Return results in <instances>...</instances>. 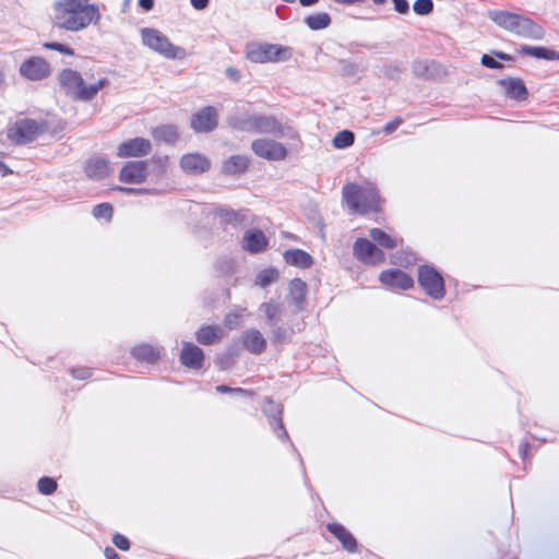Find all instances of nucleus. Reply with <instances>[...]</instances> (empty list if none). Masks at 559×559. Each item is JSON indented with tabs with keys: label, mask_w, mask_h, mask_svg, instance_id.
Here are the masks:
<instances>
[{
	"label": "nucleus",
	"mask_w": 559,
	"mask_h": 559,
	"mask_svg": "<svg viewBox=\"0 0 559 559\" xmlns=\"http://www.w3.org/2000/svg\"><path fill=\"white\" fill-rule=\"evenodd\" d=\"M84 170L91 179H103L110 174L109 162L100 156L92 157L86 162Z\"/></svg>",
	"instance_id": "nucleus-23"
},
{
	"label": "nucleus",
	"mask_w": 559,
	"mask_h": 559,
	"mask_svg": "<svg viewBox=\"0 0 559 559\" xmlns=\"http://www.w3.org/2000/svg\"><path fill=\"white\" fill-rule=\"evenodd\" d=\"M374 4L381 5L384 4L388 0H371Z\"/></svg>",
	"instance_id": "nucleus-63"
},
{
	"label": "nucleus",
	"mask_w": 559,
	"mask_h": 559,
	"mask_svg": "<svg viewBox=\"0 0 559 559\" xmlns=\"http://www.w3.org/2000/svg\"><path fill=\"white\" fill-rule=\"evenodd\" d=\"M152 136L157 142L175 144L179 139L178 128L175 124L158 126L151 131Z\"/></svg>",
	"instance_id": "nucleus-27"
},
{
	"label": "nucleus",
	"mask_w": 559,
	"mask_h": 559,
	"mask_svg": "<svg viewBox=\"0 0 559 559\" xmlns=\"http://www.w3.org/2000/svg\"><path fill=\"white\" fill-rule=\"evenodd\" d=\"M249 167V159L242 155H234L224 162L222 171L225 175H236L245 173Z\"/></svg>",
	"instance_id": "nucleus-29"
},
{
	"label": "nucleus",
	"mask_w": 559,
	"mask_h": 559,
	"mask_svg": "<svg viewBox=\"0 0 559 559\" xmlns=\"http://www.w3.org/2000/svg\"><path fill=\"white\" fill-rule=\"evenodd\" d=\"M117 190L128 194H142L146 192V190L142 188L117 187Z\"/></svg>",
	"instance_id": "nucleus-52"
},
{
	"label": "nucleus",
	"mask_w": 559,
	"mask_h": 559,
	"mask_svg": "<svg viewBox=\"0 0 559 559\" xmlns=\"http://www.w3.org/2000/svg\"><path fill=\"white\" fill-rule=\"evenodd\" d=\"M99 7L88 0H58L53 3L52 24L59 29L79 32L100 21Z\"/></svg>",
	"instance_id": "nucleus-1"
},
{
	"label": "nucleus",
	"mask_w": 559,
	"mask_h": 559,
	"mask_svg": "<svg viewBox=\"0 0 559 559\" xmlns=\"http://www.w3.org/2000/svg\"><path fill=\"white\" fill-rule=\"evenodd\" d=\"M44 48L50 49V50H56V51H59V52L68 55V56H74V50L71 47H69L64 44H61V43H56V41L45 43Z\"/></svg>",
	"instance_id": "nucleus-45"
},
{
	"label": "nucleus",
	"mask_w": 559,
	"mask_h": 559,
	"mask_svg": "<svg viewBox=\"0 0 559 559\" xmlns=\"http://www.w3.org/2000/svg\"><path fill=\"white\" fill-rule=\"evenodd\" d=\"M284 259L287 264L301 269H308L313 264V258L301 249L286 250L284 253Z\"/></svg>",
	"instance_id": "nucleus-26"
},
{
	"label": "nucleus",
	"mask_w": 559,
	"mask_h": 559,
	"mask_svg": "<svg viewBox=\"0 0 559 559\" xmlns=\"http://www.w3.org/2000/svg\"><path fill=\"white\" fill-rule=\"evenodd\" d=\"M179 166L186 175L200 176L211 169L212 163L201 153H188L180 157Z\"/></svg>",
	"instance_id": "nucleus-13"
},
{
	"label": "nucleus",
	"mask_w": 559,
	"mask_h": 559,
	"mask_svg": "<svg viewBox=\"0 0 559 559\" xmlns=\"http://www.w3.org/2000/svg\"><path fill=\"white\" fill-rule=\"evenodd\" d=\"M293 56L290 47L278 44H252L247 48V58L255 63L281 62Z\"/></svg>",
	"instance_id": "nucleus-7"
},
{
	"label": "nucleus",
	"mask_w": 559,
	"mask_h": 559,
	"mask_svg": "<svg viewBox=\"0 0 559 559\" xmlns=\"http://www.w3.org/2000/svg\"><path fill=\"white\" fill-rule=\"evenodd\" d=\"M499 85L503 87L506 95L511 99L523 102L528 98V91L522 79H502L499 81Z\"/></svg>",
	"instance_id": "nucleus-19"
},
{
	"label": "nucleus",
	"mask_w": 559,
	"mask_h": 559,
	"mask_svg": "<svg viewBox=\"0 0 559 559\" xmlns=\"http://www.w3.org/2000/svg\"><path fill=\"white\" fill-rule=\"evenodd\" d=\"M162 349L163 348L158 346L140 344L132 348L131 354L139 361L155 364L160 358Z\"/></svg>",
	"instance_id": "nucleus-24"
},
{
	"label": "nucleus",
	"mask_w": 559,
	"mask_h": 559,
	"mask_svg": "<svg viewBox=\"0 0 559 559\" xmlns=\"http://www.w3.org/2000/svg\"><path fill=\"white\" fill-rule=\"evenodd\" d=\"M328 531L342 544L343 548L348 552L357 551V540L353 534L340 523H329Z\"/></svg>",
	"instance_id": "nucleus-20"
},
{
	"label": "nucleus",
	"mask_w": 559,
	"mask_h": 559,
	"mask_svg": "<svg viewBox=\"0 0 559 559\" xmlns=\"http://www.w3.org/2000/svg\"><path fill=\"white\" fill-rule=\"evenodd\" d=\"M354 140L355 135L352 131L343 130L336 133V135L333 139V144L336 148H345L350 146L354 143Z\"/></svg>",
	"instance_id": "nucleus-38"
},
{
	"label": "nucleus",
	"mask_w": 559,
	"mask_h": 559,
	"mask_svg": "<svg viewBox=\"0 0 559 559\" xmlns=\"http://www.w3.org/2000/svg\"><path fill=\"white\" fill-rule=\"evenodd\" d=\"M114 209L111 204L109 203H100L94 206L93 209V215L96 218H105L107 221H110L112 217Z\"/></svg>",
	"instance_id": "nucleus-41"
},
{
	"label": "nucleus",
	"mask_w": 559,
	"mask_h": 559,
	"mask_svg": "<svg viewBox=\"0 0 559 559\" xmlns=\"http://www.w3.org/2000/svg\"><path fill=\"white\" fill-rule=\"evenodd\" d=\"M481 64L489 69H501L503 66L488 55L481 57Z\"/></svg>",
	"instance_id": "nucleus-49"
},
{
	"label": "nucleus",
	"mask_w": 559,
	"mask_h": 559,
	"mask_svg": "<svg viewBox=\"0 0 559 559\" xmlns=\"http://www.w3.org/2000/svg\"><path fill=\"white\" fill-rule=\"evenodd\" d=\"M307 294V285L300 278H294L289 284V295L297 306L304 304Z\"/></svg>",
	"instance_id": "nucleus-34"
},
{
	"label": "nucleus",
	"mask_w": 559,
	"mask_h": 559,
	"mask_svg": "<svg viewBox=\"0 0 559 559\" xmlns=\"http://www.w3.org/2000/svg\"><path fill=\"white\" fill-rule=\"evenodd\" d=\"M394 10L400 14H406L409 12V4L407 0H392Z\"/></svg>",
	"instance_id": "nucleus-50"
},
{
	"label": "nucleus",
	"mask_w": 559,
	"mask_h": 559,
	"mask_svg": "<svg viewBox=\"0 0 559 559\" xmlns=\"http://www.w3.org/2000/svg\"><path fill=\"white\" fill-rule=\"evenodd\" d=\"M112 544L122 551H128L130 549V540L128 537L120 533H116L112 535Z\"/></svg>",
	"instance_id": "nucleus-46"
},
{
	"label": "nucleus",
	"mask_w": 559,
	"mask_h": 559,
	"mask_svg": "<svg viewBox=\"0 0 559 559\" xmlns=\"http://www.w3.org/2000/svg\"><path fill=\"white\" fill-rule=\"evenodd\" d=\"M488 16L498 26L520 37L535 40L545 37L544 27L527 16L502 10H491Z\"/></svg>",
	"instance_id": "nucleus-2"
},
{
	"label": "nucleus",
	"mask_w": 559,
	"mask_h": 559,
	"mask_svg": "<svg viewBox=\"0 0 559 559\" xmlns=\"http://www.w3.org/2000/svg\"><path fill=\"white\" fill-rule=\"evenodd\" d=\"M331 22V16L326 12H319L305 17L306 25L312 31L324 29L330 26Z\"/></svg>",
	"instance_id": "nucleus-33"
},
{
	"label": "nucleus",
	"mask_w": 559,
	"mask_h": 559,
	"mask_svg": "<svg viewBox=\"0 0 559 559\" xmlns=\"http://www.w3.org/2000/svg\"><path fill=\"white\" fill-rule=\"evenodd\" d=\"M253 133H264L274 136H283L284 127L282 122L272 115L252 114Z\"/></svg>",
	"instance_id": "nucleus-15"
},
{
	"label": "nucleus",
	"mask_w": 559,
	"mask_h": 559,
	"mask_svg": "<svg viewBox=\"0 0 559 559\" xmlns=\"http://www.w3.org/2000/svg\"><path fill=\"white\" fill-rule=\"evenodd\" d=\"M47 129L48 124L43 120L38 121L31 118H22L9 127L7 136L12 143L24 145L36 140L40 134L45 133Z\"/></svg>",
	"instance_id": "nucleus-5"
},
{
	"label": "nucleus",
	"mask_w": 559,
	"mask_h": 559,
	"mask_svg": "<svg viewBox=\"0 0 559 559\" xmlns=\"http://www.w3.org/2000/svg\"><path fill=\"white\" fill-rule=\"evenodd\" d=\"M302 7H312L319 2V0H299Z\"/></svg>",
	"instance_id": "nucleus-61"
},
{
	"label": "nucleus",
	"mask_w": 559,
	"mask_h": 559,
	"mask_svg": "<svg viewBox=\"0 0 559 559\" xmlns=\"http://www.w3.org/2000/svg\"><path fill=\"white\" fill-rule=\"evenodd\" d=\"M240 316L234 312L227 313L224 318V325L233 330L239 325Z\"/></svg>",
	"instance_id": "nucleus-48"
},
{
	"label": "nucleus",
	"mask_w": 559,
	"mask_h": 559,
	"mask_svg": "<svg viewBox=\"0 0 559 559\" xmlns=\"http://www.w3.org/2000/svg\"><path fill=\"white\" fill-rule=\"evenodd\" d=\"M336 3L345 4V5H352L358 2H364L365 0H333Z\"/></svg>",
	"instance_id": "nucleus-59"
},
{
	"label": "nucleus",
	"mask_w": 559,
	"mask_h": 559,
	"mask_svg": "<svg viewBox=\"0 0 559 559\" xmlns=\"http://www.w3.org/2000/svg\"><path fill=\"white\" fill-rule=\"evenodd\" d=\"M37 488L41 495L49 496V495H52L57 490L58 485L53 478L44 476V477L39 478V480L37 483Z\"/></svg>",
	"instance_id": "nucleus-39"
},
{
	"label": "nucleus",
	"mask_w": 559,
	"mask_h": 559,
	"mask_svg": "<svg viewBox=\"0 0 559 559\" xmlns=\"http://www.w3.org/2000/svg\"><path fill=\"white\" fill-rule=\"evenodd\" d=\"M413 9L418 15H428L433 11V2L432 0H416Z\"/></svg>",
	"instance_id": "nucleus-42"
},
{
	"label": "nucleus",
	"mask_w": 559,
	"mask_h": 559,
	"mask_svg": "<svg viewBox=\"0 0 559 559\" xmlns=\"http://www.w3.org/2000/svg\"><path fill=\"white\" fill-rule=\"evenodd\" d=\"M218 126V112L213 106H205L191 117L190 127L197 133H209Z\"/></svg>",
	"instance_id": "nucleus-11"
},
{
	"label": "nucleus",
	"mask_w": 559,
	"mask_h": 559,
	"mask_svg": "<svg viewBox=\"0 0 559 559\" xmlns=\"http://www.w3.org/2000/svg\"><path fill=\"white\" fill-rule=\"evenodd\" d=\"M150 163L152 164V173L157 177H164L169 168L170 159L169 156H153L150 159Z\"/></svg>",
	"instance_id": "nucleus-36"
},
{
	"label": "nucleus",
	"mask_w": 559,
	"mask_h": 559,
	"mask_svg": "<svg viewBox=\"0 0 559 559\" xmlns=\"http://www.w3.org/2000/svg\"><path fill=\"white\" fill-rule=\"evenodd\" d=\"M241 341L245 348L253 355H260L266 348V340L257 329L246 331L241 336Z\"/></svg>",
	"instance_id": "nucleus-21"
},
{
	"label": "nucleus",
	"mask_w": 559,
	"mask_h": 559,
	"mask_svg": "<svg viewBox=\"0 0 559 559\" xmlns=\"http://www.w3.org/2000/svg\"><path fill=\"white\" fill-rule=\"evenodd\" d=\"M267 239L260 229H249L243 235L242 248L250 253H259L267 246Z\"/></svg>",
	"instance_id": "nucleus-22"
},
{
	"label": "nucleus",
	"mask_w": 559,
	"mask_h": 559,
	"mask_svg": "<svg viewBox=\"0 0 559 559\" xmlns=\"http://www.w3.org/2000/svg\"><path fill=\"white\" fill-rule=\"evenodd\" d=\"M180 361L183 366L191 369H201L204 362L203 350L192 343H183Z\"/></svg>",
	"instance_id": "nucleus-18"
},
{
	"label": "nucleus",
	"mask_w": 559,
	"mask_h": 559,
	"mask_svg": "<svg viewBox=\"0 0 559 559\" xmlns=\"http://www.w3.org/2000/svg\"><path fill=\"white\" fill-rule=\"evenodd\" d=\"M139 5L145 11H151L154 7V0H139Z\"/></svg>",
	"instance_id": "nucleus-57"
},
{
	"label": "nucleus",
	"mask_w": 559,
	"mask_h": 559,
	"mask_svg": "<svg viewBox=\"0 0 559 559\" xmlns=\"http://www.w3.org/2000/svg\"><path fill=\"white\" fill-rule=\"evenodd\" d=\"M343 199L353 212L366 214L380 210L381 198L377 187L371 182L364 186L347 183L343 187Z\"/></svg>",
	"instance_id": "nucleus-4"
},
{
	"label": "nucleus",
	"mask_w": 559,
	"mask_h": 559,
	"mask_svg": "<svg viewBox=\"0 0 559 559\" xmlns=\"http://www.w3.org/2000/svg\"><path fill=\"white\" fill-rule=\"evenodd\" d=\"M50 72V64L41 57H31L20 66V74L31 81L44 80Z\"/></svg>",
	"instance_id": "nucleus-12"
},
{
	"label": "nucleus",
	"mask_w": 559,
	"mask_h": 559,
	"mask_svg": "<svg viewBox=\"0 0 559 559\" xmlns=\"http://www.w3.org/2000/svg\"><path fill=\"white\" fill-rule=\"evenodd\" d=\"M152 152V143L144 138H133L120 143L117 147V156L120 158L143 157Z\"/></svg>",
	"instance_id": "nucleus-14"
},
{
	"label": "nucleus",
	"mask_w": 559,
	"mask_h": 559,
	"mask_svg": "<svg viewBox=\"0 0 559 559\" xmlns=\"http://www.w3.org/2000/svg\"><path fill=\"white\" fill-rule=\"evenodd\" d=\"M58 81L63 93L73 100L91 102L98 92L109 85L106 78L99 79L96 83L87 85L79 71L63 69Z\"/></svg>",
	"instance_id": "nucleus-3"
},
{
	"label": "nucleus",
	"mask_w": 559,
	"mask_h": 559,
	"mask_svg": "<svg viewBox=\"0 0 559 559\" xmlns=\"http://www.w3.org/2000/svg\"><path fill=\"white\" fill-rule=\"evenodd\" d=\"M2 82H3V74H2V72L0 71V85L2 84Z\"/></svg>",
	"instance_id": "nucleus-64"
},
{
	"label": "nucleus",
	"mask_w": 559,
	"mask_h": 559,
	"mask_svg": "<svg viewBox=\"0 0 559 559\" xmlns=\"http://www.w3.org/2000/svg\"><path fill=\"white\" fill-rule=\"evenodd\" d=\"M251 150L258 157L273 162L284 160L288 154L284 144L266 138L252 141Z\"/></svg>",
	"instance_id": "nucleus-9"
},
{
	"label": "nucleus",
	"mask_w": 559,
	"mask_h": 559,
	"mask_svg": "<svg viewBox=\"0 0 559 559\" xmlns=\"http://www.w3.org/2000/svg\"><path fill=\"white\" fill-rule=\"evenodd\" d=\"M270 425L273 428V431L281 439H287L288 435L283 424L282 418V409H277L276 414L270 416Z\"/></svg>",
	"instance_id": "nucleus-37"
},
{
	"label": "nucleus",
	"mask_w": 559,
	"mask_h": 559,
	"mask_svg": "<svg viewBox=\"0 0 559 559\" xmlns=\"http://www.w3.org/2000/svg\"><path fill=\"white\" fill-rule=\"evenodd\" d=\"M278 277V273L274 269H265L261 271L257 276V284L261 287H266L271 283L275 282Z\"/></svg>",
	"instance_id": "nucleus-40"
},
{
	"label": "nucleus",
	"mask_w": 559,
	"mask_h": 559,
	"mask_svg": "<svg viewBox=\"0 0 559 559\" xmlns=\"http://www.w3.org/2000/svg\"><path fill=\"white\" fill-rule=\"evenodd\" d=\"M260 310H262L265 313L267 322L271 325H275L281 320L282 306L278 302H275L273 300L269 302H263L260 306Z\"/></svg>",
	"instance_id": "nucleus-35"
},
{
	"label": "nucleus",
	"mask_w": 559,
	"mask_h": 559,
	"mask_svg": "<svg viewBox=\"0 0 559 559\" xmlns=\"http://www.w3.org/2000/svg\"><path fill=\"white\" fill-rule=\"evenodd\" d=\"M417 281L421 289L432 299L441 300L444 298V280L432 265H420L417 270Z\"/></svg>",
	"instance_id": "nucleus-8"
},
{
	"label": "nucleus",
	"mask_w": 559,
	"mask_h": 559,
	"mask_svg": "<svg viewBox=\"0 0 559 559\" xmlns=\"http://www.w3.org/2000/svg\"><path fill=\"white\" fill-rule=\"evenodd\" d=\"M227 126L235 131L253 133V116L230 115L226 118Z\"/></svg>",
	"instance_id": "nucleus-28"
},
{
	"label": "nucleus",
	"mask_w": 559,
	"mask_h": 559,
	"mask_svg": "<svg viewBox=\"0 0 559 559\" xmlns=\"http://www.w3.org/2000/svg\"><path fill=\"white\" fill-rule=\"evenodd\" d=\"M224 336V331L218 325H203L195 333V338L201 345H212L219 342Z\"/></svg>",
	"instance_id": "nucleus-25"
},
{
	"label": "nucleus",
	"mask_w": 559,
	"mask_h": 559,
	"mask_svg": "<svg viewBox=\"0 0 559 559\" xmlns=\"http://www.w3.org/2000/svg\"><path fill=\"white\" fill-rule=\"evenodd\" d=\"M402 122H403L402 118L396 117L395 119H393L392 121L388 122L383 127V132L385 134L392 133L393 131H395L402 124Z\"/></svg>",
	"instance_id": "nucleus-51"
},
{
	"label": "nucleus",
	"mask_w": 559,
	"mask_h": 559,
	"mask_svg": "<svg viewBox=\"0 0 559 559\" xmlns=\"http://www.w3.org/2000/svg\"><path fill=\"white\" fill-rule=\"evenodd\" d=\"M191 5L197 10H203L207 7L209 0H190Z\"/></svg>",
	"instance_id": "nucleus-56"
},
{
	"label": "nucleus",
	"mask_w": 559,
	"mask_h": 559,
	"mask_svg": "<svg viewBox=\"0 0 559 559\" xmlns=\"http://www.w3.org/2000/svg\"><path fill=\"white\" fill-rule=\"evenodd\" d=\"M496 56H497L499 59H501V60H507V61H509V60H511V59H512V57H511L510 55H507V53H504V52H498V53H496Z\"/></svg>",
	"instance_id": "nucleus-62"
},
{
	"label": "nucleus",
	"mask_w": 559,
	"mask_h": 559,
	"mask_svg": "<svg viewBox=\"0 0 559 559\" xmlns=\"http://www.w3.org/2000/svg\"><path fill=\"white\" fill-rule=\"evenodd\" d=\"M354 257L364 264L377 265L385 261L384 252L366 238H358L353 246Z\"/></svg>",
	"instance_id": "nucleus-10"
},
{
	"label": "nucleus",
	"mask_w": 559,
	"mask_h": 559,
	"mask_svg": "<svg viewBox=\"0 0 559 559\" xmlns=\"http://www.w3.org/2000/svg\"><path fill=\"white\" fill-rule=\"evenodd\" d=\"M288 340V332L283 326H275L272 330V342L274 344H284Z\"/></svg>",
	"instance_id": "nucleus-44"
},
{
	"label": "nucleus",
	"mask_w": 559,
	"mask_h": 559,
	"mask_svg": "<svg viewBox=\"0 0 559 559\" xmlns=\"http://www.w3.org/2000/svg\"><path fill=\"white\" fill-rule=\"evenodd\" d=\"M106 559H121V557L111 547H106L104 550Z\"/></svg>",
	"instance_id": "nucleus-55"
},
{
	"label": "nucleus",
	"mask_w": 559,
	"mask_h": 559,
	"mask_svg": "<svg viewBox=\"0 0 559 559\" xmlns=\"http://www.w3.org/2000/svg\"><path fill=\"white\" fill-rule=\"evenodd\" d=\"M401 72L402 69L399 66H389L385 70V74L391 79L397 78Z\"/></svg>",
	"instance_id": "nucleus-53"
},
{
	"label": "nucleus",
	"mask_w": 559,
	"mask_h": 559,
	"mask_svg": "<svg viewBox=\"0 0 559 559\" xmlns=\"http://www.w3.org/2000/svg\"><path fill=\"white\" fill-rule=\"evenodd\" d=\"M245 212L246 211H235L228 207H218L215 210V215L219 217L223 224L239 226L246 221Z\"/></svg>",
	"instance_id": "nucleus-30"
},
{
	"label": "nucleus",
	"mask_w": 559,
	"mask_h": 559,
	"mask_svg": "<svg viewBox=\"0 0 559 559\" xmlns=\"http://www.w3.org/2000/svg\"><path fill=\"white\" fill-rule=\"evenodd\" d=\"M379 280L391 289L407 290L414 287L413 277L399 269L381 272Z\"/></svg>",
	"instance_id": "nucleus-16"
},
{
	"label": "nucleus",
	"mask_w": 559,
	"mask_h": 559,
	"mask_svg": "<svg viewBox=\"0 0 559 559\" xmlns=\"http://www.w3.org/2000/svg\"><path fill=\"white\" fill-rule=\"evenodd\" d=\"M146 160L128 162L120 170L119 180L124 183H142L147 177Z\"/></svg>",
	"instance_id": "nucleus-17"
},
{
	"label": "nucleus",
	"mask_w": 559,
	"mask_h": 559,
	"mask_svg": "<svg viewBox=\"0 0 559 559\" xmlns=\"http://www.w3.org/2000/svg\"><path fill=\"white\" fill-rule=\"evenodd\" d=\"M0 173L2 176H7L8 174L11 173L9 167L3 162H0Z\"/></svg>",
	"instance_id": "nucleus-60"
},
{
	"label": "nucleus",
	"mask_w": 559,
	"mask_h": 559,
	"mask_svg": "<svg viewBox=\"0 0 559 559\" xmlns=\"http://www.w3.org/2000/svg\"><path fill=\"white\" fill-rule=\"evenodd\" d=\"M369 236L372 239V241H374L377 245L384 249H394L400 243L403 242L402 239L393 238L380 228H372L369 231Z\"/></svg>",
	"instance_id": "nucleus-32"
},
{
	"label": "nucleus",
	"mask_w": 559,
	"mask_h": 559,
	"mask_svg": "<svg viewBox=\"0 0 559 559\" xmlns=\"http://www.w3.org/2000/svg\"><path fill=\"white\" fill-rule=\"evenodd\" d=\"M70 373L75 379L85 380L92 376V370H91V368H87V367H76V368H72L70 370Z\"/></svg>",
	"instance_id": "nucleus-47"
},
{
	"label": "nucleus",
	"mask_w": 559,
	"mask_h": 559,
	"mask_svg": "<svg viewBox=\"0 0 559 559\" xmlns=\"http://www.w3.org/2000/svg\"><path fill=\"white\" fill-rule=\"evenodd\" d=\"M394 263L400 264L401 266L407 267L413 265L416 262V257L412 252H399L395 254Z\"/></svg>",
	"instance_id": "nucleus-43"
},
{
	"label": "nucleus",
	"mask_w": 559,
	"mask_h": 559,
	"mask_svg": "<svg viewBox=\"0 0 559 559\" xmlns=\"http://www.w3.org/2000/svg\"><path fill=\"white\" fill-rule=\"evenodd\" d=\"M216 391L221 393H227V392H242V389H233L227 385H218L216 386Z\"/></svg>",
	"instance_id": "nucleus-58"
},
{
	"label": "nucleus",
	"mask_w": 559,
	"mask_h": 559,
	"mask_svg": "<svg viewBox=\"0 0 559 559\" xmlns=\"http://www.w3.org/2000/svg\"><path fill=\"white\" fill-rule=\"evenodd\" d=\"M226 75L235 82H238L241 78L240 71L233 67L226 69Z\"/></svg>",
	"instance_id": "nucleus-54"
},
{
	"label": "nucleus",
	"mask_w": 559,
	"mask_h": 559,
	"mask_svg": "<svg viewBox=\"0 0 559 559\" xmlns=\"http://www.w3.org/2000/svg\"><path fill=\"white\" fill-rule=\"evenodd\" d=\"M521 53L535 57L537 59L556 61L559 60V51L549 49L542 46H527L524 45L521 48Z\"/></svg>",
	"instance_id": "nucleus-31"
},
{
	"label": "nucleus",
	"mask_w": 559,
	"mask_h": 559,
	"mask_svg": "<svg viewBox=\"0 0 559 559\" xmlns=\"http://www.w3.org/2000/svg\"><path fill=\"white\" fill-rule=\"evenodd\" d=\"M141 37L143 45L166 58L183 59L186 57L185 48L173 45L169 38L156 28H142Z\"/></svg>",
	"instance_id": "nucleus-6"
}]
</instances>
